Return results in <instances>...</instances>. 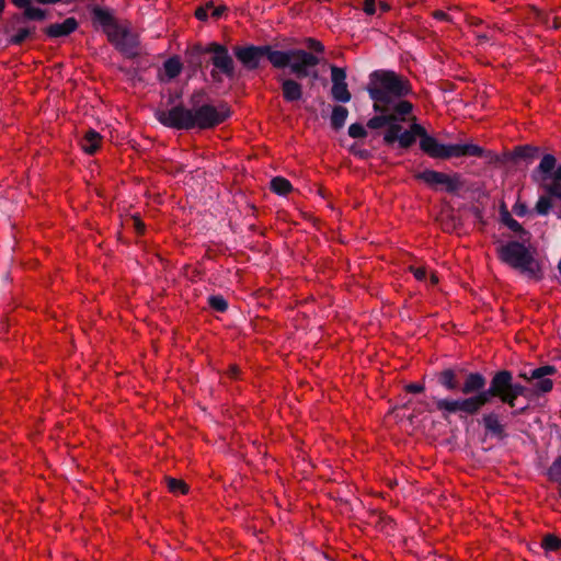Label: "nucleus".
<instances>
[{
    "label": "nucleus",
    "mask_w": 561,
    "mask_h": 561,
    "mask_svg": "<svg viewBox=\"0 0 561 561\" xmlns=\"http://www.w3.org/2000/svg\"><path fill=\"white\" fill-rule=\"evenodd\" d=\"M230 116V106L226 102L210 103L204 89L193 91L187 105L180 102L168 110L158 108L154 112V117L161 125L176 130L213 129Z\"/></svg>",
    "instance_id": "nucleus-1"
},
{
    "label": "nucleus",
    "mask_w": 561,
    "mask_h": 561,
    "mask_svg": "<svg viewBox=\"0 0 561 561\" xmlns=\"http://www.w3.org/2000/svg\"><path fill=\"white\" fill-rule=\"evenodd\" d=\"M367 92L376 115H411L413 112V104L404 99L412 93L411 82L393 70H374Z\"/></svg>",
    "instance_id": "nucleus-2"
},
{
    "label": "nucleus",
    "mask_w": 561,
    "mask_h": 561,
    "mask_svg": "<svg viewBox=\"0 0 561 561\" xmlns=\"http://www.w3.org/2000/svg\"><path fill=\"white\" fill-rule=\"evenodd\" d=\"M485 386L486 378L483 374L479 371L470 373L466 378V382L462 383L461 393L466 396L465 398L434 399L435 407L444 419L451 414L460 413L476 415L493 398H497L502 402L501 387L503 383L499 379L497 371L493 374L489 388H485Z\"/></svg>",
    "instance_id": "nucleus-3"
},
{
    "label": "nucleus",
    "mask_w": 561,
    "mask_h": 561,
    "mask_svg": "<svg viewBox=\"0 0 561 561\" xmlns=\"http://www.w3.org/2000/svg\"><path fill=\"white\" fill-rule=\"evenodd\" d=\"M556 373L557 368L552 365H543L535 368L530 371V375L527 373H522L519 377L528 381H533V388H527L513 381L512 371L507 369L497 370L499 379L503 383L501 387L502 403L507 404L511 408H515L518 397H525L529 399L533 396H539L541 393L551 391L553 382L551 379L547 378V376L553 375Z\"/></svg>",
    "instance_id": "nucleus-4"
},
{
    "label": "nucleus",
    "mask_w": 561,
    "mask_h": 561,
    "mask_svg": "<svg viewBox=\"0 0 561 561\" xmlns=\"http://www.w3.org/2000/svg\"><path fill=\"white\" fill-rule=\"evenodd\" d=\"M527 241H529V238L524 237L520 241L512 240L500 244L496 248L497 257L502 263L527 277L539 279L542 276L541 267L526 245Z\"/></svg>",
    "instance_id": "nucleus-5"
},
{
    "label": "nucleus",
    "mask_w": 561,
    "mask_h": 561,
    "mask_svg": "<svg viewBox=\"0 0 561 561\" xmlns=\"http://www.w3.org/2000/svg\"><path fill=\"white\" fill-rule=\"evenodd\" d=\"M408 116L397 114L374 115L367 121L366 127L371 130L386 128L382 133V140L386 146H393L398 142L401 149H409L415 144L416 139L402 126Z\"/></svg>",
    "instance_id": "nucleus-6"
},
{
    "label": "nucleus",
    "mask_w": 561,
    "mask_h": 561,
    "mask_svg": "<svg viewBox=\"0 0 561 561\" xmlns=\"http://www.w3.org/2000/svg\"><path fill=\"white\" fill-rule=\"evenodd\" d=\"M207 64L213 66L210 77L215 82H221V76L233 80L237 76L236 64L226 45L218 42L208 43Z\"/></svg>",
    "instance_id": "nucleus-7"
},
{
    "label": "nucleus",
    "mask_w": 561,
    "mask_h": 561,
    "mask_svg": "<svg viewBox=\"0 0 561 561\" xmlns=\"http://www.w3.org/2000/svg\"><path fill=\"white\" fill-rule=\"evenodd\" d=\"M530 176L533 182L549 194L551 187H561V163L557 165V158L551 153H546L533 170Z\"/></svg>",
    "instance_id": "nucleus-8"
},
{
    "label": "nucleus",
    "mask_w": 561,
    "mask_h": 561,
    "mask_svg": "<svg viewBox=\"0 0 561 561\" xmlns=\"http://www.w3.org/2000/svg\"><path fill=\"white\" fill-rule=\"evenodd\" d=\"M414 178L426 183L435 190H437L439 185H443L444 190L449 194H456L463 186V181L459 173L448 175L435 170H424L416 173Z\"/></svg>",
    "instance_id": "nucleus-9"
},
{
    "label": "nucleus",
    "mask_w": 561,
    "mask_h": 561,
    "mask_svg": "<svg viewBox=\"0 0 561 561\" xmlns=\"http://www.w3.org/2000/svg\"><path fill=\"white\" fill-rule=\"evenodd\" d=\"M110 43L126 58L133 59L139 56V38L128 25H121L108 38Z\"/></svg>",
    "instance_id": "nucleus-10"
},
{
    "label": "nucleus",
    "mask_w": 561,
    "mask_h": 561,
    "mask_svg": "<svg viewBox=\"0 0 561 561\" xmlns=\"http://www.w3.org/2000/svg\"><path fill=\"white\" fill-rule=\"evenodd\" d=\"M470 373L465 367L455 365L437 371L435 380L445 390L461 393L462 383L466 382V378Z\"/></svg>",
    "instance_id": "nucleus-11"
},
{
    "label": "nucleus",
    "mask_w": 561,
    "mask_h": 561,
    "mask_svg": "<svg viewBox=\"0 0 561 561\" xmlns=\"http://www.w3.org/2000/svg\"><path fill=\"white\" fill-rule=\"evenodd\" d=\"M319 64V58L313 54L304 49H294L293 59L289 61L288 68L297 79L308 78L310 69Z\"/></svg>",
    "instance_id": "nucleus-12"
},
{
    "label": "nucleus",
    "mask_w": 561,
    "mask_h": 561,
    "mask_svg": "<svg viewBox=\"0 0 561 561\" xmlns=\"http://www.w3.org/2000/svg\"><path fill=\"white\" fill-rule=\"evenodd\" d=\"M233 55L248 71L256 70L265 58L264 45L234 46Z\"/></svg>",
    "instance_id": "nucleus-13"
},
{
    "label": "nucleus",
    "mask_w": 561,
    "mask_h": 561,
    "mask_svg": "<svg viewBox=\"0 0 561 561\" xmlns=\"http://www.w3.org/2000/svg\"><path fill=\"white\" fill-rule=\"evenodd\" d=\"M331 70V96L334 101L340 103H348L352 100V94L346 83V71L335 65L330 66Z\"/></svg>",
    "instance_id": "nucleus-14"
},
{
    "label": "nucleus",
    "mask_w": 561,
    "mask_h": 561,
    "mask_svg": "<svg viewBox=\"0 0 561 561\" xmlns=\"http://www.w3.org/2000/svg\"><path fill=\"white\" fill-rule=\"evenodd\" d=\"M12 3L19 8L23 9L21 13H15L12 16V21L21 24L25 23L26 21H45L48 18V12L44 9H41L38 7H34L32 2L34 0H11Z\"/></svg>",
    "instance_id": "nucleus-15"
},
{
    "label": "nucleus",
    "mask_w": 561,
    "mask_h": 561,
    "mask_svg": "<svg viewBox=\"0 0 561 561\" xmlns=\"http://www.w3.org/2000/svg\"><path fill=\"white\" fill-rule=\"evenodd\" d=\"M208 44H194L188 47L185 53V62L193 68L194 71L202 69L204 66H208Z\"/></svg>",
    "instance_id": "nucleus-16"
},
{
    "label": "nucleus",
    "mask_w": 561,
    "mask_h": 561,
    "mask_svg": "<svg viewBox=\"0 0 561 561\" xmlns=\"http://www.w3.org/2000/svg\"><path fill=\"white\" fill-rule=\"evenodd\" d=\"M420 149L432 159L448 160V144L439 142L432 135L420 141Z\"/></svg>",
    "instance_id": "nucleus-17"
},
{
    "label": "nucleus",
    "mask_w": 561,
    "mask_h": 561,
    "mask_svg": "<svg viewBox=\"0 0 561 561\" xmlns=\"http://www.w3.org/2000/svg\"><path fill=\"white\" fill-rule=\"evenodd\" d=\"M92 14L94 21H96L102 26L107 38L114 35V32L122 25L107 10L100 7L93 8Z\"/></svg>",
    "instance_id": "nucleus-18"
},
{
    "label": "nucleus",
    "mask_w": 561,
    "mask_h": 561,
    "mask_svg": "<svg viewBox=\"0 0 561 561\" xmlns=\"http://www.w3.org/2000/svg\"><path fill=\"white\" fill-rule=\"evenodd\" d=\"M484 156V149L476 144H448V159Z\"/></svg>",
    "instance_id": "nucleus-19"
},
{
    "label": "nucleus",
    "mask_w": 561,
    "mask_h": 561,
    "mask_svg": "<svg viewBox=\"0 0 561 561\" xmlns=\"http://www.w3.org/2000/svg\"><path fill=\"white\" fill-rule=\"evenodd\" d=\"M482 424L485 433L492 437L502 439L507 436L500 415L495 411L483 414Z\"/></svg>",
    "instance_id": "nucleus-20"
},
{
    "label": "nucleus",
    "mask_w": 561,
    "mask_h": 561,
    "mask_svg": "<svg viewBox=\"0 0 561 561\" xmlns=\"http://www.w3.org/2000/svg\"><path fill=\"white\" fill-rule=\"evenodd\" d=\"M78 21L70 16L61 23H54L44 28L45 34L50 38L65 37L78 28Z\"/></svg>",
    "instance_id": "nucleus-21"
},
{
    "label": "nucleus",
    "mask_w": 561,
    "mask_h": 561,
    "mask_svg": "<svg viewBox=\"0 0 561 561\" xmlns=\"http://www.w3.org/2000/svg\"><path fill=\"white\" fill-rule=\"evenodd\" d=\"M265 58L274 68L284 69L293 59L294 49L276 50L272 45H264Z\"/></svg>",
    "instance_id": "nucleus-22"
},
{
    "label": "nucleus",
    "mask_w": 561,
    "mask_h": 561,
    "mask_svg": "<svg viewBox=\"0 0 561 561\" xmlns=\"http://www.w3.org/2000/svg\"><path fill=\"white\" fill-rule=\"evenodd\" d=\"M283 99L288 103H295L302 99V85L295 79H280Z\"/></svg>",
    "instance_id": "nucleus-23"
},
{
    "label": "nucleus",
    "mask_w": 561,
    "mask_h": 561,
    "mask_svg": "<svg viewBox=\"0 0 561 561\" xmlns=\"http://www.w3.org/2000/svg\"><path fill=\"white\" fill-rule=\"evenodd\" d=\"M500 217L501 222L505 225L510 230L517 233L519 239H524V237L530 238V232L512 217L504 203L501 205Z\"/></svg>",
    "instance_id": "nucleus-24"
},
{
    "label": "nucleus",
    "mask_w": 561,
    "mask_h": 561,
    "mask_svg": "<svg viewBox=\"0 0 561 561\" xmlns=\"http://www.w3.org/2000/svg\"><path fill=\"white\" fill-rule=\"evenodd\" d=\"M102 136L94 129H88L80 140L82 150L88 154H94L100 148Z\"/></svg>",
    "instance_id": "nucleus-25"
},
{
    "label": "nucleus",
    "mask_w": 561,
    "mask_h": 561,
    "mask_svg": "<svg viewBox=\"0 0 561 561\" xmlns=\"http://www.w3.org/2000/svg\"><path fill=\"white\" fill-rule=\"evenodd\" d=\"M539 154V148L530 145L517 146L514 148L511 159L513 161L524 160L527 164L534 162Z\"/></svg>",
    "instance_id": "nucleus-26"
},
{
    "label": "nucleus",
    "mask_w": 561,
    "mask_h": 561,
    "mask_svg": "<svg viewBox=\"0 0 561 561\" xmlns=\"http://www.w3.org/2000/svg\"><path fill=\"white\" fill-rule=\"evenodd\" d=\"M226 11L225 5L216 7L213 2L206 3L205 5H199L195 10V16L199 21H207L209 16L215 19H219L222 13Z\"/></svg>",
    "instance_id": "nucleus-27"
},
{
    "label": "nucleus",
    "mask_w": 561,
    "mask_h": 561,
    "mask_svg": "<svg viewBox=\"0 0 561 561\" xmlns=\"http://www.w3.org/2000/svg\"><path fill=\"white\" fill-rule=\"evenodd\" d=\"M348 116V110L343 105H335L332 108V114L330 117L331 127L334 130H340L344 127L345 122Z\"/></svg>",
    "instance_id": "nucleus-28"
},
{
    "label": "nucleus",
    "mask_w": 561,
    "mask_h": 561,
    "mask_svg": "<svg viewBox=\"0 0 561 561\" xmlns=\"http://www.w3.org/2000/svg\"><path fill=\"white\" fill-rule=\"evenodd\" d=\"M15 22H11V24L7 27V33L13 32L9 38V43L12 45H22L26 39L30 38V31L25 27H15Z\"/></svg>",
    "instance_id": "nucleus-29"
},
{
    "label": "nucleus",
    "mask_w": 561,
    "mask_h": 561,
    "mask_svg": "<svg viewBox=\"0 0 561 561\" xmlns=\"http://www.w3.org/2000/svg\"><path fill=\"white\" fill-rule=\"evenodd\" d=\"M270 188L277 195L286 196L293 191V185L287 179L283 176H275L270 182Z\"/></svg>",
    "instance_id": "nucleus-30"
},
{
    "label": "nucleus",
    "mask_w": 561,
    "mask_h": 561,
    "mask_svg": "<svg viewBox=\"0 0 561 561\" xmlns=\"http://www.w3.org/2000/svg\"><path fill=\"white\" fill-rule=\"evenodd\" d=\"M551 198H554L552 195L546 193V195L539 196L536 205L535 211L539 216H547L553 207Z\"/></svg>",
    "instance_id": "nucleus-31"
},
{
    "label": "nucleus",
    "mask_w": 561,
    "mask_h": 561,
    "mask_svg": "<svg viewBox=\"0 0 561 561\" xmlns=\"http://www.w3.org/2000/svg\"><path fill=\"white\" fill-rule=\"evenodd\" d=\"M163 67L169 79L176 78L182 71V64L178 57H171L165 60Z\"/></svg>",
    "instance_id": "nucleus-32"
},
{
    "label": "nucleus",
    "mask_w": 561,
    "mask_h": 561,
    "mask_svg": "<svg viewBox=\"0 0 561 561\" xmlns=\"http://www.w3.org/2000/svg\"><path fill=\"white\" fill-rule=\"evenodd\" d=\"M209 307L217 312H225L228 309V301L221 295H210L207 298Z\"/></svg>",
    "instance_id": "nucleus-33"
},
{
    "label": "nucleus",
    "mask_w": 561,
    "mask_h": 561,
    "mask_svg": "<svg viewBox=\"0 0 561 561\" xmlns=\"http://www.w3.org/2000/svg\"><path fill=\"white\" fill-rule=\"evenodd\" d=\"M541 546L547 552L556 551L561 547V539L554 535L549 534L543 537Z\"/></svg>",
    "instance_id": "nucleus-34"
},
{
    "label": "nucleus",
    "mask_w": 561,
    "mask_h": 561,
    "mask_svg": "<svg viewBox=\"0 0 561 561\" xmlns=\"http://www.w3.org/2000/svg\"><path fill=\"white\" fill-rule=\"evenodd\" d=\"M347 133L354 139H363L368 135L366 127L359 123L351 124Z\"/></svg>",
    "instance_id": "nucleus-35"
},
{
    "label": "nucleus",
    "mask_w": 561,
    "mask_h": 561,
    "mask_svg": "<svg viewBox=\"0 0 561 561\" xmlns=\"http://www.w3.org/2000/svg\"><path fill=\"white\" fill-rule=\"evenodd\" d=\"M408 130L413 135L415 139L420 138V141H424L427 137L431 136L426 129L417 123H413Z\"/></svg>",
    "instance_id": "nucleus-36"
},
{
    "label": "nucleus",
    "mask_w": 561,
    "mask_h": 561,
    "mask_svg": "<svg viewBox=\"0 0 561 561\" xmlns=\"http://www.w3.org/2000/svg\"><path fill=\"white\" fill-rule=\"evenodd\" d=\"M548 473L551 480L561 484V458L556 459Z\"/></svg>",
    "instance_id": "nucleus-37"
},
{
    "label": "nucleus",
    "mask_w": 561,
    "mask_h": 561,
    "mask_svg": "<svg viewBox=\"0 0 561 561\" xmlns=\"http://www.w3.org/2000/svg\"><path fill=\"white\" fill-rule=\"evenodd\" d=\"M168 488L172 492H180V493H185L186 492L185 483L183 481L174 479V478H169L168 479Z\"/></svg>",
    "instance_id": "nucleus-38"
},
{
    "label": "nucleus",
    "mask_w": 561,
    "mask_h": 561,
    "mask_svg": "<svg viewBox=\"0 0 561 561\" xmlns=\"http://www.w3.org/2000/svg\"><path fill=\"white\" fill-rule=\"evenodd\" d=\"M348 150L352 154H354L355 157H357L362 160H367L371 157V153L369 150L359 148L357 146V144L352 145Z\"/></svg>",
    "instance_id": "nucleus-39"
},
{
    "label": "nucleus",
    "mask_w": 561,
    "mask_h": 561,
    "mask_svg": "<svg viewBox=\"0 0 561 561\" xmlns=\"http://www.w3.org/2000/svg\"><path fill=\"white\" fill-rule=\"evenodd\" d=\"M307 45H308V48L312 49L313 51L316 53H323L324 51V46L321 42L314 39V38H308L307 39Z\"/></svg>",
    "instance_id": "nucleus-40"
},
{
    "label": "nucleus",
    "mask_w": 561,
    "mask_h": 561,
    "mask_svg": "<svg viewBox=\"0 0 561 561\" xmlns=\"http://www.w3.org/2000/svg\"><path fill=\"white\" fill-rule=\"evenodd\" d=\"M513 211L516 216L518 217H524L527 213H528V207L525 203H519L517 202L514 206H513Z\"/></svg>",
    "instance_id": "nucleus-41"
},
{
    "label": "nucleus",
    "mask_w": 561,
    "mask_h": 561,
    "mask_svg": "<svg viewBox=\"0 0 561 561\" xmlns=\"http://www.w3.org/2000/svg\"><path fill=\"white\" fill-rule=\"evenodd\" d=\"M543 22L549 26V27H552L554 30H558L561 27V18L559 16H546Z\"/></svg>",
    "instance_id": "nucleus-42"
},
{
    "label": "nucleus",
    "mask_w": 561,
    "mask_h": 561,
    "mask_svg": "<svg viewBox=\"0 0 561 561\" xmlns=\"http://www.w3.org/2000/svg\"><path fill=\"white\" fill-rule=\"evenodd\" d=\"M364 12L367 15H373L376 12V0H364Z\"/></svg>",
    "instance_id": "nucleus-43"
},
{
    "label": "nucleus",
    "mask_w": 561,
    "mask_h": 561,
    "mask_svg": "<svg viewBox=\"0 0 561 561\" xmlns=\"http://www.w3.org/2000/svg\"><path fill=\"white\" fill-rule=\"evenodd\" d=\"M409 270L417 280H424L426 278V270L424 267L410 266Z\"/></svg>",
    "instance_id": "nucleus-44"
},
{
    "label": "nucleus",
    "mask_w": 561,
    "mask_h": 561,
    "mask_svg": "<svg viewBox=\"0 0 561 561\" xmlns=\"http://www.w3.org/2000/svg\"><path fill=\"white\" fill-rule=\"evenodd\" d=\"M405 390L410 393H421L424 391V386L422 383H409L405 386Z\"/></svg>",
    "instance_id": "nucleus-45"
},
{
    "label": "nucleus",
    "mask_w": 561,
    "mask_h": 561,
    "mask_svg": "<svg viewBox=\"0 0 561 561\" xmlns=\"http://www.w3.org/2000/svg\"><path fill=\"white\" fill-rule=\"evenodd\" d=\"M433 18L438 20V21H445V22H451L453 21L450 15H448L447 13H445L444 11H440V10L434 11L433 12Z\"/></svg>",
    "instance_id": "nucleus-46"
},
{
    "label": "nucleus",
    "mask_w": 561,
    "mask_h": 561,
    "mask_svg": "<svg viewBox=\"0 0 561 561\" xmlns=\"http://www.w3.org/2000/svg\"><path fill=\"white\" fill-rule=\"evenodd\" d=\"M182 98V93L181 92H178V93H173V94H170L169 99H168V105H176V101L180 100Z\"/></svg>",
    "instance_id": "nucleus-47"
},
{
    "label": "nucleus",
    "mask_w": 561,
    "mask_h": 561,
    "mask_svg": "<svg viewBox=\"0 0 561 561\" xmlns=\"http://www.w3.org/2000/svg\"><path fill=\"white\" fill-rule=\"evenodd\" d=\"M240 374V369L236 365H231L228 369V375L230 378H237Z\"/></svg>",
    "instance_id": "nucleus-48"
},
{
    "label": "nucleus",
    "mask_w": 561,
    "mask_h": 561,
    "mask_svg": "<svg viewBox=\"0 0 561 561\" xmlns=\"http://www.w3.org/2000/svg\"><path fill=\"white\" fill-rule=\"evenodd\" d=\"M549 195H552L554 198H558L561 201V187L560 186L551 187L549 190Z\"/></svg>",
    "instance_id": "nucleus-49"
},
{
    "label": "nucleus",
    "mask_w": 561,
    "mask_h": 561,
    "mask_svg": "<svg viewBox=\"0 0 561 561\" xmlns=\"http://www.w3.org/2000/svg\"><path fill=\"white\" fill-rule=\"evenodd\" d=\"M528 410V405H525L523 408H518L512 411L513 416L522 415Z\"/></svg>",
    "instance_id": "nucleus-50"
},
{
    "label": "nucleus",
    "mask_w": 561,
    "mask_h": 561,
    "mask_svg": "<svg viewBox=\"0 0 561 561\" xmlns=\"http://www.w3.org/2000/svg\"><path fill=\"white\" fill-rule=\"evenodd\" d=\"M379 9L381 12H388L391 9V7L387 2H380Z\"/></svg>",
    "instance_id": "nucleus-51"
},
{
    "label": "nucleus",
    "mask_w": 561,
    "mask_h": 561,
    "mask_svg": "<svg viewBox=\"0 0 561 561\" xmlns=\"http://www.w3.org/2000/svg\"><path fill=\"white\" fill-rule=\"evenodd\" d=\"M309 77H311L313 81L318 80V79H319V72H318V70H316V69L311 68V69H310V75H309Z\"/></svg>",
    "instance_id": "nucleus-52"
},
{
    "label": "nucleus",
    "mask_w": 561,
    "mask_h": 561,
    "mask_svg": "<svg viewBox=\"0 0 561 561\" xmlns=\"http://www.w3.org/2000/svg\"><path fill=\"white\" fill-rule=\"evenodd\" d=\"M478 39L480 42H488L489 41V36L485 34V33H480L477 35Z\"/></svg>",
    "instance_id": "nucleus-53"
},
{
    "label": "nucleus",
    "mask_w": 561,
    "mask_h": 561,
    "mask_svg": "<svg viewBox=\"0 0 561 561\" xmlns=\"http://www.w3.org/2000/svg\"><path fill=\"white\" fill-rule=\"evenodd\" d=\"M24 27L30 31V38L33 37L35 34L36 27L35 26H24Z\"/></svg>",
    "instance_id": "nucleus-54"
},
{
    "label": "nucleus",
    "mask_w": 561,
    "mask_h": 561,
    "mask_svg": "<svg viewBox=\"0 0 561 561\" xmlns=\"http://www.w3.org/2000/svg\"><path fill=\"white\" fill-rule=\"evenodd\" d=\"M438 283V277L435 274H432L431 276V284L436 285Z\"/></svg>",
    "instance_id": "nucleus-55"
},
{
    "label": "nucleus",
    "mask_w": 561,
    "mask_h": 561,
    "mask_svg": "<svg viewBox=\"0 0 561 561\" xmlns=\"http://www.w3.org/2000/svg\"><path fill=\"white\" fill-rule=\"evenodd\" d=\"M5 0H0V13L4 10Z\"/></svg>",
    "instance_id": "nucleus-56"
},
{
    "label": "nucleus",
    "mask_w": 561,
    "mask_h": 561,
    "mask_svg": "<svg viewBox=\"0 0 561 561\" xmlns=\"http://www.w3.org/2000/svg\"><path fill=\"white\" fill-rule=\"evenodd\" d=\"M137 229L141 231L144 230V224L140 222L139 220L137 221Z\"/></svg>",
    "instance_id": "nucleus-57"
},
{
    "label": "nucleus",
    "mask_w": 561,
    "mask_h": 561,
    "mask_svg": "<svg viewBox=\"0 0 561 561\" xmlns=\"http://www.w3.org/2000/svg\"><path fill=\"white\" fill-rule=\"evenodd\" d=\"M481 23H482V21H481V20H478V19H477L474 22H472V24H473V25H479V24H481Z\"/></svg>",
    "instance_id": "nucleus-58"
}]
</instances>
